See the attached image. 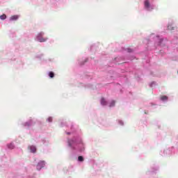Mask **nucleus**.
I'll return each mask as SVG.
<instances>
[{"label": "nucleus", "instance_id": "nucleus-16", "mask_svg": "<svg viewBox=\"0 0 178 178\" xmlns=\"http://www.w3.org/2000/svg\"><path fill=\"white\" fill-rule=\"evenodd\" d=\"M131 49H129L128 52H131Z\"/></svg>", "mask_w": 178, "mask_h": 178}, {"label": "nucleus", "instance_id": "nucleus-4", "mask_svg": "<svg viewBox=\"0 0 178 178\" xmlns=\"http://www.w3.org/2000/svg\"><path fill=\"white\" fill-rule=\"evenodd\" d=\"M108 102L105 101V99L102 98L101 99V105H103L104 106H105V105H107Z\"/></svg>", "mask_w": 178, "mask_h": 178}, {"label": "nucleus", "instance_id": "nucleus-5", "mask_svg": "<svg viewBox=\"0 0 178 178\" xmlns=\"http://www.w3.org/2000/svg\"><path fill=\"white\" fill-rule=\"evenodd\" d=\"M175 27L173 26V25L170 24L168 26V30H170V31L175 30Z\"/></svg>", "mask_w": 178, "mask_h": 178}, {"label": "nucleus", "instance_id": "nucleus-14", "mask_svg": "<svg viewBox=\"0 0 178 178\" xmlns=\"http://www.w3.org/2000/svg\"><path fill=\"white\" fill-rule=\"evenodd\" d=\"M166 99H168V97L167 96H162L161 97V101H166Z\"/></svg>", "mask_w": 178, "mask_h": 178}, {"label": "nucleus", "instance_id": "nucleus-9", "mask_svg": "<svg viewBox=\"0 0 178 178\" xmlns=\"http://www.w3.org/2000/svg\"><path fill=\"white\" fill-rule=\"evenodd\" d=\"M44 35V32H40L38 34L36 38H42V36Z\"/></svg>", "mask_w": 178, "mask_h": 178}, {"label": "nucleus", "instance_id": "nucleus-15", "mask_svg": "<svg viewBox=\"0 0 178 178\" xmlns=\"http://www.w3.org/2000/svg\"><path fill=\"white\" fill-rule=\"evenodd\" d=\"M47 121L49 122V123H51V122H52V118L51 117L48 118Z\"/></svg>", "mask_w": 178, "mask_h": 178}, {"label": "nucleus", "instance_id": "nucleus-8", "mask_svg": "<svg viewBox=\"0 0 178 178\" xmlns=\"http://www.w3.org/2000/svg\"><path fill=\"white\" fill-rule=\"evenodd\" d=\"M17 19H19L17 15H13L10 17V20H17Z\"/></svg>", "mask_w": 178, "mask_h": 178}, {"label": "nucleus", "instance_id": "nucleus-2", "mask_svg": "<svg viewBox=\"0 0 178 178\" xmlns=\"http://www.w3.org/2000/svg\"><path fill=\"white\" fill-rule=\"evenodd\" d=\"M38 41H39V42H45V41H47V40H48L47 38H37Z\"/></svg>", "mask_w": 178, "mask_h": 178}, {"label": "nucleus", "instance_id": "nucleus-17", "mask_svg": "<svg viewBox=\"0 0 178 178\" xmlns=\"http://www.w3.org/2000/svg\"><path fill=\"white\" fill-rule=\"evenodd\" d=\"M32 123H33V122H31V124H29V126H31Z\"/></svg>", "mask_w": 178, "mask_h": 178}, {"label": "nucleus", "instance_id": "nucleus-13", "mask_svg": "<svg viewBox=\"0 0 178 178\" xmlns=\"http://www.w3.org/2000/svg\"><path fill=\"white\" fill-rule=\"evenodd\" d=\"M0 19L1 20H5V19H6V15L3 14V15H1Z\"/></svg>", "mask_w": 178, "mask_h": 178}, {"label": "nucleus", "instance_id": "nucleus-3", "mask_svg": "<svg viewBox=\"0 0 178 178\" xmlns=\"http://www.w3.org/2000/svg\"><path fill=\"white\" fill-rule=\"evenodd\" d=\"M30 149L33 154L37 152V148H35V146H31Z\"/></svg>", "mask_w": 178, "mask_h": 178}, {"label": "nucleus", "instance_id": "nucleus-18", "mask_svg": "<svg viewBox=\"0 0 178 178\" xmlns=\"http://www.w3.org/2000/svg\"><path fill=\"white\" fill-rule=\"evenodd\" d=\"M69 145H70V147H72V144H70V143H69Z\"/></svg>", "mask_w": 178, "mask_h": 178}, {"label": "nucleus", "instance_id": "nucleus-19", "mask_svg": "<svg viewBox=\"0 0 178 178\" xmlns=\"http://www.w3.org/2000/svg\"><path fill=\"white\" fill-rule=\"evenodd\" d=\"M67 134H70V133H67Z\"/></svg>", "mask_w": 178, "mask_h": 178}, {"label": "nucleus", "instance_id": "nucleus-11", "mask_svg": "<svg viewBox=\"0 0 178 178\" xmlns=\"http://www.w3.org/2000/svg\"><path fill=\"white\" fill-rule=\"evenodd\" d=\"M78 161H79V162H83L84 161V158L82 156H79L78 157Z\"/></svg>", "mask_w": 178, "mask_h": 178}, {"label": "nucleus", "instance_id": "nucleus-10", "mask_svg": "<svg viewBox=\"0 0 178 178\" xmlns=\"http://www.w3.org/2000/svg\"><path fill=\"white\" fill-rule=\"evenodd\" d=\"M8 147L9 148V149H13V148H15V145H13V143H10V145H8Z\"/></svg>", "mask_w": 178, "mask_h": 178}, {"label": "nucleus", "instance_id": "nucleus-12", "mask_svg": "<svg viewBox=\"0 0 178 178\" xmlns=\"http://www.w3.org/2000/svg\"><path fill=\"white\" fill-rule=\"evenodd\" d=\"M116 102H115V100H113L111 103H110V108H112V106H115V104Z\"/></svg>", "mask_w": 178, "mask_h": 178}, {"label": "nucleus", "instance_id": "nucleus-7", "mask_svg": "<svg viewBox=\"0 0 178 178\" xmlns=\"http://www.w3.org/2000/svg\"><path fill=\"white\" fill-rule=\"evenodd\" d=\"M150 5H149V2L148 1H145V7L147 8V9H149Z\"/></svg>", "mask_w": 178, "mask_h": 178}, {"label": "nucleus", "instance_id": "nucleus-1", "mask_svg": "<svg viewBox=\"0 0 178 178\" xmlns=\"http://www.w3.org/2000/svg\"><path fill=\"white\" fill-rule=\"evenodd\" d=\"M44 166H45V161H40L38 163V165H37V168L38 169V168H44Z\"/></svg>", "mask_w": 178, "mask_h": 178}, {"label": "nucleus", "instance_id": "nucleus-6", "mask_svg": "<svg viewBox=\"0 0 178 178\" xmlns=\"http://www.w3.org/2000/svg\"><path fill=\"white\" fill-rule=\"evenodd\" d=\"M49 76L50 77V79H54V77H55V74L54 73V72H49Z\"/></svg>", "mask_w": 178, "mask_h": 178}]
</instances>
